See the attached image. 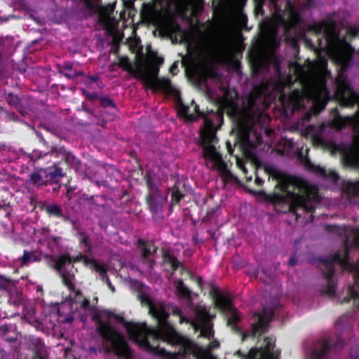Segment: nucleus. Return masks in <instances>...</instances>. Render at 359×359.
Listing matches in <instances>:
<instances>
[{
	"instance_id": "obj_1",
	"label": "nucleus",
	"mask_w": 359,
	"mask_h": 359,
	"mask_svg": "<svg viewBox=\"0 0 359 359\" xmlns=\"http://www.w3.org/2000/svg\"><path fill=\"white\" fill-rule=\"evenodd\" d=\"M142 301L149 306V314L156 320L154 327L146 323V331L141 334V348L147 351H155L157 347L149 343V339L155 342L162 341L168 345L178 348L177 355L186 357L194 353L196 344L188 337L180 334L168 318V313L163 308H158L149 297H144Z\"/></svg>"
},
{
	"instance_id": "obj_2",
	"label": "nucleus",
	"mask_w": 359,
	"mask_h": 359,
	"mask_svg": "<svg viewBox=\"0 0 359 359\" xmlns=\"http://www.w3.org/2000/svg\"><path fill=\"white\" fill-rule=\"evenodd\" d=\"M280 190L290 200V211L297 218L301 217L299 210L313 212L320 201L318 189L306 180L294 176H286L279 182Z\"/></svg>"
},
{
	"instance_id": "obj_3",
	"label": "nucleus",
	"mask_w": 359,
	"mask_h": 359,
	"mask_svg": "<svg viewBox=\"0 0 359 359\" xmlns=\"http://www.w3.org/2000/svg\"><path fill=\"white\" fill-rule=\"evenodd\" d=\"M93 320H98L96 330L106 344L104 351L113 353L118 358L131 359L133 356L132 349L123 334L115 326L108 321L100 320L99 315L94 314Z\"/></svg>"
},
{
	"instance_id": "obj_4",
	"label": "nucleus",
	"mask_w": 359,
	"mask_h": 359,
	"mask_svg": "<svg viewBox=\"0 0 359 359\" xmlns=\"http://www.w3.org/2000/svg\"><path fill=\"white\" fill-rule=\"evenodd\" d=\"M224 314L227 318V326L231 329L233 333L240 334L242 337V340L249 337H259L266 333L270 322L274 318V311L264 308L261 313H255L254 316L257 318V320L252 325L251 330L243 332L238 325L242 320V314L236 307Z\"/></svg>"
},
{
	"instance_id": "obj_5",
	"label": "nucleus",
	"mask_w": 359,
	"mask_h": 359,
	"mask_svg": "<svg viewBox=\"0 0 359 359\" xmlns=\"http://www.w3.org/2000/svg\"><path fill=\"white\" fill-rule=\"evenodd\" d=\"M191 105L194 106V113L190 114L189 107L184 104L182 102H180L179 106V114L180 116L185 117L187 120L190 121H196L201 118H203V124L199 130V145L202 147L208 144H217L219 141L217 136V132L219 127L216 126L212 118L208 117L207 113H204L200 110L199 106L194 100L191 101Z\"/></svg>"
},
{
	"instance_id": "obj_6",
	"label": "nucleus",
	"mask_w": 359,
	"mask_h": 359,
	"mask_svg": "<svg viewBox=\"0 0 359 359\" xmlns=\"http://www.w3.org/2000/svg\"><path fill=\"white\" fill-rule=\"evenodd\" d=\"M313 29L317 33H323L324 37L328 46L336 47L342 46L347 49L354 50L346 37L352 39L359 37V28L357 27H350L346 30V36L341 38L339 33L336 29V24L334 22H328L322 21L313 26Z\"/></svg>"
},
{
	"instance_id": "obj_7",
	"label": "nucleus",
	"mask_w": 359,
	"mask_h": 359,
	"mask_svg": "<svg viewBox=\"0 0 359 359\" xmlns=\"http://www.w3.org/2000/svg\"><path fill=\"white\" fill-rule=\"evenodd\" d=\"M41 142L46 149L44 151H33L32 153V158L39 159L49 156L54 159L53 163L62 164L66 168L77 163L76 158L68 151L64 146H49L48 142L43 138H41Z\"/></svg>"
},
{
	"instance_id": "obj_8",
	"label": "nucleus",
	"mask_w": 359,
	"mask_h": 359,
	"mask_svg": "<svg viewBox=\"0 0 359 359\" xmlns=\"http://www.w3.org/2000/svg\"><path fill=\"white\" fill-rule=\"evenodd\" d=\"M275 341L274 338L267 337L264 338V346L253 347L248 353L238 350L234 355L240 359H279L280 351L275 350Z\"/></svg>"
},
{
	"instance_id": "obj_9",
	"label": "nucleus",
	"mask_w": 359,
	"mask_h": 359,
	"mask_svg": "<svg viewBox=\"0 0 359 359\" xmlns=\"http://www.w3.org/2000/svg\"><path fill=\"white\" fill-rule=\"evenodd\" d=\"M344 345L345 342L341 337H337V340L332 337L320 339L314 344L310 353V358L327 359L330 353L341 350Z\"/></svg>"
},
{
	"instance_id": "obj_10",
	"label": "nucleus",
	"mask_w": 359,
	"mask_h": 359,
	"mask_svg": "<svg viewBox=\"0 0 359 359\" xmlns=\"http://www.w3.org/2000/svg\"><path fill=\"white\" fill-rule=\"evenodd\" d=\"M86 258L88 257L82 255H79L76 257H71L69 253H63L60 255V259L57 260L56 264V266L58 270L61 271V268L65 267L67 272L72 275V277L69 278L71 285H67V287L70 292H72L75 294V297L74 298L75 302H78V298L82 297V292L80 290L76 289V286L74 283L75 280V274L74 272V264L83 261V264H85V259Z\"/></svg>"
},
{
	"instance_id": "obj_11",
	"label": "nucleus",
	"mask_w": 359,
	"mask_h": 359,
	"mask_svg": "<svg viewBox=\"0 0 359 359\" xmlns=\"http://www.w3.org/2000/svg\"><path fill=\"white\" fill-rule=\"evenodd\" d=\"M214 144H208L201 147L203 149V156L205 159L212 163V168L218 170L224 180L231 181L234 176L227 168L226 163L224 161L222 155L217 151Z\"/></svg>"
},
{
	"instance_id": "obj_12",
	"label": "nucleus",
	"mask_w": 359,
	"mask_h": 359,
	"mask_svg": "<svg viewBox=\"0 0 359 359\" xmlns=\"http://www.w3.org/2000/svg\"><path fill=\"white\" fill-rule=\"evenodd\" d=\"M108 318H113L117 323L124 325L129 339L141 347V334L146 331V323H133L126 320L121 314H116L109 311L107 313Z\"/></svg>"
},
{
	"instance_id": "obj_13",
	"label": "nucleus",
	"mask_w": 359,
	"mask_h": 359,
	"mask_svg": "<svg viewBox=\"0 0 359 359\" xmlns=\"http://www.w3.org/2000/svg\"><path fill=\"white\" fill-rule=\"evenodd\" d=\"M136 247L140 255V259L143 264L151 269L156 264V254L158 247L153 241L138 238Z\"/></svg>"
},
{
	"instance_id": "obj_14",
	"label": "nucleus",
	"mask_w": 359,
	"mask_h": 359,
	"mask_svg": "<svg viewBox=\"0 0 359 359\" xmlns=\"http://www.w3.org/2000/svg\"><path fill=\"white\" fill-rule=\"evenodd\" d=\"M150 87L155 91H162L168 95L180 97V92L172 85L168 78L163 77L151 79L149 81Z\"/></svg>"
},
{
	"instance_id": "obj_15",
	"label": "nucleus",
	"mask_w": 359,
	"mask_h": 359,
	"mask_svg": "<svg viewBox=\"0 0 359 359\" xmlns=\"http://www.w3.org/2000/svg\"><path fill=\"white\" fill-rule=\"evenodd\" d=\"M147 203L153 215L163 212V205L167 201V196L163 195L158 189L151 191L147 196Z\"/></svg>"
},
{
	"instance_id": "obj_16",
	"label": "nucleus",
	"mask_w": 359,
	"mask_h": 359,
	"mask_svg": "<svg viewBox=\"0 0 359 359\" xmlns=\"http://www.w3.org/2000/svg\"><path fill=\"white\" fill-rule=\"evenodd\" d=\"M212 296L215 307L219 309L222 313H226L229 310L234 308L231 298L224 295L217 288L212 290Z\"/></svg>"
},
{
	"instance_id": "obj_17",
	"label": "nucleus",
	"mask_w": 359,
	"mask_h": 359,
	"mask_svg": "<svg viewBox=\"0 0 359 359\" xmlns=\"http://www.w3.org/2000/svg\"><path fill=\"white\" fill-rule=\"evenodd\" d=\"M69 168H66L62 164L53 163V165L44 169L46 175H47L48 185H52L57 184L59 180L65 175V170Z\"/></svg>"
},
{
	"instance_id": "obj_18",
	"label": "nucleus",
	"mask_w": 359,
	"mask_h": 359,
	"mask_svg": "<svg viewBox=\"0 0 359 359\" xmlns=\"http://www.w3.org/2000/svg\"><path fill=\"white\" fill-rule=\"evenodd\" d=\"M69 168H66L62 164L53 163V165L44 169L46 175H47L48 185H52L57 184L59 180L65 175V170Z\"/></svg>"
},
{
	"instance_id": "obj_19",
	"label": "nucleus",
	"mask_w": 359,
	"mask_h": 359,
	"mask_svg": "<svg viewBox=\"0 0 359 359\" xmlns=\"http://www.w3.org/2000/svg\"><path fill=\"white\" fill-rule=\"evenodd\" d=\"M69 168H66L62 164L53 163V165L44 169L46 175H47L48 185H52L57 184L59 180L65 175V170Z\"/></svg>"
},
{
	"instance_id": "obj_20",
	"label": "nucleus",
	"mask_w": 359,
	"mask_h": 359,
	"mask_svg": "<svg viewBox=\"0 0 359 359\" xmlns=\"http://www.w3.org/2000/svg\"><path fill=\"white\" fill-rule=\"evenodd\" d=\"M69 168H66L62 164L53 163V165L44 169L46 175H47L48 185H52L57 184L59 180L65 175V170Z\"/></svg>"
},
{
	"instance_id": "obj_21",
	"label": "nucleus",
	"mask_w": 359,
	"mask_h": 359,
	"mask_svg": "<svg viewBox=\"0 0 359 359\" xmlns=\"http://www.w3.org/2000/svg\"><path fill=\"white\" fill-rule=\"evenodd\" d=\"M337 94L347 106L353 105L356 101V93L346 82H342L338 86Z\"/></svg>"
},
{
	"instance_id": "obj_22",
	"label": "nucleus",
	"mask_w": 359,
	"mask_h": 359,
	"mask_svg": "<svg viewBox=\"0 0 359 359\" xmlns=\"http://www.w3.org/2000/svg\"><path fill=\"white\" fill-rule=\"evenodd\" d=\"M46 258L47 259L48 264L50 267L55 269L61 276L62 283L67 287V285H71L69 281V278L72 277V275L70 274L65 269V267L61 268V271L58 270L57 268V262L60 259L59 256H53V255H46Z\"/></svg>"
},
{
	"instance_id": "obj_23",
	"label": "nucleus",
	"mask_w": 359,
	"mask_h": 359,
	"mask_svg": "<svg viewBox=\"0 0 359 359\" xmlns=\"http://www.w3.org/2000/svg\"><path fill=\"white\" fill-rule=\"evenodd\" d=\"M5 100L8 104L15 109L22 116L25 117L27 116V112L25 111L22 104V100L18 95L9 93L6 95Z\"/></svg>"
},
{
	"instance_id": "obj_24",
	"label": "nucleus",
	"mask_w": 359,
	"mask_h": 359,
	"mask_svg": "<svg viewBox=\"0 0 359 359\" xmlns=\"http://www.w3.org/2000/svg\"><path fill=\"white\" fill-rule=\"evenodd\" d=\"M47 182V175H46L44 169H41L37 172H32L29 175V183L37 187L48 185Z\"/></svg>"
},
{
	"instance_id": "obj_25",
	"label": "nucleus",
	"mask_w": 359,
	"mask_h": 359,
	"mask_svg": "<svg viewBox=\"0 0 359 359\" xmlns=\"http://www.w3.org/2000/svg\"><path fill=\"white\" fill-rule=\"evenodd\" d=\"M342 161L345 166L353 169H359V158L353 151L343 154Z\"/></svg>"
},
{
	"instance_id": "obj_26",
	"label": "nucleus",
	"mask_w": 359,
	"mask_h": 359,
	"mask_svg": "<svg viewBox=\"0 0 359 359\" xmlns=\"http://www.w3.org/2000/svg\"><path fill=\"white\" fill-rule=\"evenodd\" d=\"M85 265L89 266L92 270L95 271L100 276V278L107 274V269L104 264L98 262L93 258L85 259Z\"/></svg>"
},
{
	"instance_id": "obj_27",
	"label": "nucleus",
	"mask_w": 359,
	"mask_h": 359,
	"mask_svg": "<svg viewBox=\"0 0 359 359\" xmlns=\"http://www.w3.org/2000/svg\"><path fill=\"white\" fill-rule=\"evenodd\" d=\"M85 265L89 266L92 270L95 271L100 276V278L107 274V269L104 264L98 262L93 258L85 259Z\"/></svg>"
},
{
	"instance_id": "obj_28",
	"label": "nucleus",
	"mask_w": 359,
	"mask_h": 359,
	"mask_svg": "<svg viewBox=\"0 0 359 359\" xmlns=\"http://www.w3.org/2000/svg\"><path fill=\"white\" fill-rule=\"evenodd\" d=\"M343 192L347 195L348 198L359 196V181L344 182L342 185Z\"/></svg>"
},
{
	"instance_id": "obj_29",
	"label": "nucleus",
	"mask_w": 359,
	"mask_h": 359,
	"mask_svg": "<svg viewBox=\"0 0 359 359\" xmlns=\"http://www.w3.org/2000/svg\"><path fill=\"white\" fill-rule=\"evenodd\" d=\"M162 259L164 263L170 265L173 271H177L179 268L184 269L182 263L169 251L163 252Z\"/></svg>"
},
{
	"instance_id": "obj_30",
	"label": "nucleus",
	"mask_w": 359,
	"mask_h": 359,
	"mask_svg": "<svg viewBox=\"0 0 359 359\" xmlns=\"http://www.w3.org/2000/svg\"><path fill=\"white\" fill-rule=\"evenodd\" d=\"M184 196L185 194L180 191V188L177 185V183H175L172 188L170 205L172 206L174 205L179 204L181 200L184 198Z\"/></svg>"
},
{
	"instance_id": "obj_31",
	"label": "nucleus",
	"mask_w": 359,
	"mask_h": 359,
	"mask_svg": "<svg viewBox=\"0 0 359 359\" xmlns=\"http://www.w3.org/2000/svg\"><path fill=\"white\" fill-rule=\"evenodd\" d=\"M45 211L50 217H54L57 218L63 217L62 210L60 206L57 204L48 205L45 208Z\"/></svg>"
},
{
	"instance_id": "obj_32",
	"label": "nucleus",
	"mask_w": 359,
	"mask_h": 359,
	"mask_svg": "<svg viewBox=\"0 0 359 359\" xmlns=\"http://www.w3.org/2000/svg\"><path fill=\"white\" fill-rule=\"evenodd\" d=\"M73 64L71 62H65L60 72L62 75L68 79H74L75 74L72 72Z\"/></svg>"
},
{
	"instance_id": "obj_33",
	"label": "nucleus",
	"mask_w": 359,
	"mask_h": 359,
	"mask_svg": "<svg viewBox=\"0 0 359 359\" xmlns=\"http://www.w3.org/2000/svg\"><path fill=\"white\" fill-rule=\"evenodd\" d=\"M300 96V92L299 90H294L291 94L289 95V96L287 97V100L288 102L291 104H296L298 102L299 98ZM281 99L283 102H285V100L286 99V96L285 95H283L281 96Z\"/></svg>"
},
{
	"instance_id": "obj_34",
	"label": "nucleus",
	"mask_w": 359,
	"mask_h": 359,
	"mask_svg": "<svg viewBox=\"0 0 359 359\" xmlns=\"http://www.w3.org/2000/svg\"><path fill=\"white\" fill-rule=\"evenodd\" d=\"M99 101L100 106L103 108H116V104L114 102L113 100L108 96H100V97H99Z\"/></svg>"
},
{
	"instance_id": "obj_35",
	"label": "nucleus",
	"mask_w": 359,
	"mask_h": 359,
	"mask_svg": "<svg viewBox=\"0 0 359 359\" xmlns=\"http://www.w3.org/2000/svg\"><path fill=\"white\" fill-rule=\"evenodd\" d=\"M325 230L327 232L334 233L338 234L339 236H341L342 233H345V231H346V229L344 227H341L340 226L335 225V224L326 225Z\"/></svg>"
},
{
	"instance_id": "obj_36",
	"label": "nucleus",
	"mask_w": 359,
	"mask_h": 359,
	"mask_svg": "<svg viewBox=\"0 0 359 359\" xmlns=\"http://www.w3.org/2000/svg\"><path fill=\"white\" fill-rule=\"evenodd\" d=\"M78 238L79 240V242L81 244L84 245L85 247H86L88 248H91V243H90L89 236H88V234L86 232L79 231L78 233Z\"/></svg>"
},
{
	"instance_id": "obj_37",
	"label": "nucleus",
	"mask_w": 359,
	"mask_h": 359,
	"mask_svg": "<svg viewBox=\"0 0 359 359\" xmlns=\"http://www.w3.org/2000/svg\"><path fill=\"white\" fill-rule=\"evenodd\" d=\"M4 115L5 118L7 121H13L15 123H24L23 121H22L18 115L13 112V111H4Z\"/></svg>"
},
{
	"instance_id": "obj_38",
	"label": "nucleus",
	"mask_w": 359,
	"mask_h": 359,
	"mask_svg": "<svg viewBox=\"0 0 359 359\" xmlns=\"http://www.w3.org/2000/svg\"><path fill=\"white\" fill-rule=\"evenodd\" d=\"M33 256V251L24 250L23 255L20 259L23 265L27 264L32 260Z\"/></svg>"
},
{
	"instance_id": "obj_39",
	"label": "nucleus",
	"mask_w": 359,
	"mask_h": 359,
	"mask_svg": "<svg viewBox=\"0 0 359 359\" xmlns=\"http://www.w3.org/2000/svg\"><path fill=\"white\" fill-rule=\"evenodd\" d=\"M82 94L85 96V97L90 100V101H94L95 100H99V97L100 96L97 93H90L87 91L86 90H83Z\"/></svg>"
},
{
	"instance_id": "obj_40",
	"label": "nucleus",
	"mask_w": 359,
	"mask_h": 359,
	"mask_svg": "<svg viewBox=\"0 0 359 359\" xmlns=\"http://www.w3.org/2000/svg\"><path fill=\"white\" fill-rule=\"evenodd\" d=\"M81 308L85 311H94L95 306L90 305V301L87 298H83L81 302Z\"/></svg>"
},
{
	"instance_id": "obj_41",
	"label": "nucleus",
	"mask_w": 359,
	"mask_h": 359,
	"mask_svg": "<svg viewBox=\"0 0 359 359\" xmlns=\"http://www.w3.org/2000/svg\"><path fill=\"white\" fill-rule=\"evenodd\" d=\"M322 177L330 179L334 182H337L339 178L338 174L333 170H327L325 176H323Z\"/></svg>"
},
{
	"instance_id": "obj_42",
	"label": "nucleus",
	"mask_w": 359,
	"mask_h": 359,
	"mask_svg": "<svg viewBox=\"0 0 359 359\" xmlns=\"http://www.w3.org/2000/svg\"><path fill=\"white\" fill-rule=\"evenodd\" d=\"M120 65L125 69H130L132 66L127 57H122L120 60Z\"/></svg>"
},
{
	"instance_id": "obj_43",
	"label": "nucleus",
	"mask_w": 359,
	"mask_h": 359,
	"mask_svg": "<svg viewBox=\"0 0 359 359\" xmlns=\"http://www.w3.org/2000/svg\"><path fill=\"white\" fill-rule=\"evenodd\" d=\"M305 168L306 170L312 173H313L315 169L316 168L318 165L314 164L310 160H306L305 161Z\"/></svg>"
},
{
	"instance_id": "obj_44",
	"label": "nucleus",
	"mask_w": 359,
	"mask_h": 359,
	"mask_svg": "<svg viewBox=\"0 0 359 359\" xmlns=\"http://www.w3.org/2000/svg\"><path fill=\"white\" fill-rule=\"evenodd\" d=\"M305 168L306 170L312 173H313L315 169L316 168L318 165L314 164L310 160H306L305 161Z\"/></svg>"
},
{
	"instance_id": "obj_45",
	"label": "nucleus",
	"mask_w": 359,
	"mask_h": 359,
	"mask_svg": "<svg viewBox=\"0 0 359 359\" xmlns=\"http://www.w3.org/2000/svg\"><path fill=\"white\" fill-rule=\"evenodd\" d=\"M326 172H327V170H325V168L318 165L313 172V174H315L318 176H320V177H323V176H325Z\"/></svg>"
},
{
	"instance_id": "obj_46",
	"label": "nucleus",
	"mask_w": 359,
	"mask_h": 359,
	"mask_svg": "<svg viewBox=\"0 0 359 359\" xmlns=\"http://www.w3.org/2000/svg\"><path fill=\"white\" fill-rule=\"evenodd\" d=\"M101 280L103 281V282H105L107 285V286L109 287V288L110 289V290L112 292H115V287L112 285L108 275L107 274L106 276H104V277H102Z\"/></svg>"
},
{
	"instance_id": "obj_47",
	"label": "nucleus",
	"mask_w": 359,
	"mask_h": 359,
	"mask_svg": "<svg viewBox=\"0 0 359 359\" xmlns=\"http://www.w3.org/2000/svg\"><path fill=\"white\" fill-rule=\"evenodd\" d=\"M11 281L8 279L0 278V287L3 290H6L9 286Z\"/></svg>"
},
{
	"instance_id": "obj_48",
	"label": "nucleus",
	"mask_w": 359,
	"mask_h": 359,
	"mask_svg": "<svg viewBox=\"0 0 359 359\" xmlns=\"http://www.w3.org/2000/svg\"><path fill=\"white\" fill-rule=\"evenodd\" d=\"M313 144L318 146H324L325 145V141L324 140L320 137V136H315L313 139Z\"/></svg>"
},
{
	"instance_id": "obj_49",
	"label": "nucleus",
	"mask_w": 359,
	"mask_h": 359,
	"mask_svg": "<svg viewBox=\"0 0 359 359\" xmlns=\"http://www.w3.org/2000/svg\"><path fill=\"white\" fill-rule=\"evenodd\" d=\"M297 262H298V259H297V257L294 255H292L289 261H288V264L290 266H295L297 264Z\"/></svg>"
},
{
	"instance_id": "obj_50",
	"label": "nucleus",
	"mask_w": 359,
	"mask_h": 359,
	"mask_svg": "<svg viewBox=\"0 0 359 359\" xmlns=\"http://www.w3.org/2000/svg\"><path fill=\"white\" fill-rule=\"evenodd\" d=\"M178 290L184 294H187L189 293V290L184 285L182 281H180Z\"/></svg>"
},
{
	"instance_id": "obj_51",
	"label": "nucleus",
	"mask_w": 359,
	"mask_h": 359,
	"mask_svg": "<svg viewBox=\"0 0 359 359\" xmlns=\"http://www.w3.org/2000/svg\"><path fill=\"white\" fill-rule=\"evenodd\" d=\"M29 200L30 205L34 208H36L38 201H36V198L34 196H31Z\"/></svg>"
},
{
	"instance_id": "obj_52",
	"label": "nucleus",
	"mask_w": 359,
	"mask_h": 359,
	"mask_svg": "<svg viewBox=\"0 0 359 359\" xmlns=\"http://www.w3.org/2000/svg\"><path fill=\"white\" fill-rule=\"evenodd\" d=\"M255 183L257 186H262L264 183V180L259 176L256 175Z\"/></svg>"
},
{
	"instance_id": "obj_53",
	"label": "nucleus",
	"mask_w": 359,
	"mask_h": 359,
	"mask_svg": "<svg viewBox=\"0 0 359 359\" xmlns=\"http://www.w3.org/2000/svg\"><path fill=\"white\" fill-rule=\"evenodd\" d=\"M250 192L254 195L264 196L265 195V192L264 191H254L250 190Z\"/></svg>"
},
{
	"instance_id": "obj_54",
	"label": "nucleus",
	"mask_w": 359,
	"mask_h": 359,
	"mask_svg": "<svg viewBox=\"0 0 359 359\" xmlns=\"http://www.w3.org/2000/svg\"><path fill=\"white\" fill-rule=\"evenodd\" d=\"M177 69V62H174L170 67V72L175 74V71Z\"/></svg>"
},
{
	"instance_id": "obj_55",
	"label": "nucleus",
	"mask_w": 359,
	"mask_h": 359,
	"mask_svg": "<svg viewBox=\"0 0 359 359\" xmlns=\"http://www.w3.org/2000/svg\"><path fill=\"white\" fill-rule=\"evenodd\" d=\"M356 134L354 136V140L359 143V127L355 129Z\"/></svg>"
},
{
	"instance_id": "obj_56",
	"label": "nucleus",
	"mask_w": 359,
	"mask_h": 359,
	"mask_svg": "<svg viewBox=\"0 0 359 359\" xmlns=\"http://www.w3.org/2000/svg\"><path fill=\"white\" fill-rule=\"evenodd\" d=\"M88 78L90 79V81L92 82H95L98 80V76H93V75H88Z\"/></svg>"
},
{
	"instance_id": "obj_57",
	"label": "nucleus",
	"mask_w": 359,
	"mask_h": 359,
	"mask_svg": "<svg viewBox=\"0 0 359 359\" xmlns=\"http://www.w3.org/2000/svg\"><path fill=\"white\" fill-rule=\"evenodd\" d=\"M335 113H336V118L337 119H339V120H342V118L339 114V112L338 111V109L337 107H335L334 109H332Z\"/></svg>"
},
{
	"instance_id": "obj_58",
	"label": "nucleus",
	"mask_w": 359,
	"mask_h": 359,
	"mask_svg": "<svg viewBox=\"0 0 359 359\" xmlns=\"http://www.w3.org/2000/svg\"><path fill=\"white\" fill-rule=\"evenodd\" d=\"M306 45L310 46L311 47V48H312V49H313V50H314V49L316 48H315V45L312 43V41H311V39H306Z\"/></svg>"
},
{
	"instance_id": "obj_59",
	"label": "nucleus",
	"mask_w": 359,
	"mask_h": 359,
	"mask_svg": "<svg viewBox=\"0 0 359 359\" xmlns=\"http://www.w3.org/2000/svg\"><path fill=\"white\" fill-rule=\"evenodd\" d=\"M226 144H227L229 154H232V153L233 151V149L231 147V144L229 142H227Z\"/></svg>"
},
{
	"instance_id": "obj_60",
	"label": "nucleus",
	"mask_w": 359,
	"mask_h": 359,
	"mask_svg": "<svg viewBox=\"0 0 359 359\" xmlns=\"http://www.w3.org/2000/svg\"><path fill=\"white\" fill-rule=\"evenodd\" d=\"M73 74H75V78H76V77H78V76H83V75H84V74H83L82 72H81V71H79V72H75V71H74V72H73Z\"/></svg>"
},
{
	"instance_id": "obj_61",
	"label": "nucleus",
	"mask_w": 359,
	"mask_h": 359,
	"mask_svg": "<svg viewBox=\"0 0 359 359\" xmlns=\"http://www.w3.org/2000/svg\"><path fill=\"white\" fill-rule=\"evenodd\" d=\"M40 259L37 258V257L36 256V255L34 254V252H33V256L32 257V262H38L39 261Z\"/></svg>"
},
{
	"instance_id": "obj_62",
	"label": "nucleus",
	"mask_w": 359,
	"mask_h": 359,
	"mask_svg": "<svg viewBox=\"0 0 359 359\" xmlns=\"http://www.w3.org/2000/svg\"><path fill=\"white\" fill-rule=\"evenodd\" d=\"M145 180H146L147 184L149 187L150 184H151V178H150V177L149 176H146L145 177Z\"/></svg>"
},
{
	"instance_id": "obj_63",
	"label": "nucleus",
	"mask_w": 359,
	"mask_h": 359,
	"mask_svg": "<svg viewBox=\"0 0 359 359\" xmlns=\"http://www.w3.org/2000/svg\"><path fill=\"white\" fill-rule=\"evenodd\" d=\"M83 110H84L85 111H86V112L92 113L91 109H88V108L85 107L83 104Z\"/></svg>"
},
{
	"instance_id": "obj_64",
	"label": "nucleus",
	"mask_w": 359,
	"mask_h": 359,
	"mask_svg": "<svg viewBox=\"0 0 359 359\" xmlns=\"http://www.w3.org/2000/svg\"><path fill=\"white\" fill-rule=\"evenodd\" d=\"M19 72H20L21 74H24V73L26 72V69H25V68H20V69H19Z\"/></svg>"
}]
</instances>
